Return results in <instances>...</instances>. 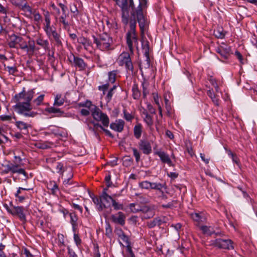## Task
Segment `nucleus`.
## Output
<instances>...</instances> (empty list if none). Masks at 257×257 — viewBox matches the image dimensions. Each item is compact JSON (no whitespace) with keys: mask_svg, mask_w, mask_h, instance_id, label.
<instances>
[{"mask_svg":"<svg viewBox=\"0 0 257 257\" xmlns=\"http://www.w3.org/2000/svg\"><path fill=\"white\" fill-rule=\"evenodd\" d=\"M139 5L137 9H131V14H129L128 8H124L121 9V20L125 26L129 24L130 30L126 34V41L130 52L134 54V45L138 47L139 42L136 32L137 22H138L142 33L146 23V18L143 12V9L146 7L147 0H139Z\"/></svg>","mask_w":257,"mask_h":257,"instance_id":"f257e3e1","label":"nucleus"},{"mask_svg":"<svg viewBox=\"0 0 257 257\" xmlns=\"http://www.w3.org/2000/svg\"><path fill=\"white\" fill-rule=\"evenodd\" d=\"M93 43L96 44L97 49L102 51L112 50L113 41L112 38L106 33L99 35L98 37L93 36Z\"/></svg>","mask_w":257,"mask_h":257,"instance_id":"f03ea898","label":"nucleus"},{"mask_svg":"<svg viewBox=\"0 0 257 257\" xmlns=\"http://www.w3.org/2000/svg\"><path fill=\"white\" fill-rule=\"evenodd\" d=\"M15 101L17 103L14 106V108L18 114L29 117H34L38 114L37 112L32 111L33 107L31 103L21 101Z\"/></svg>","mask_w":257,"mask_h":257,"instance_id":"7ed1b4c3","label":"nucleus"},{"mask_svg":"<svg viewBox=\"0 0 257 257\" xmlns=\"http://www.w3.org/2000/svg\"><path fill=\"white\" fill-rule=\"evenodd\" d=\"M61 8L62 14L58 18V22L60 26L62 27L64 30L69 31L72 25V21L69 19V13H67V7L62 3L58 4Z\"/></svg>","mask_w":257,"mask_h":257,"instance_id":"20e7f679","label":"nucleus"},{"mask_svg":"<svg viewBox=\"0 0 257 257\" xmlns=\"http://www.w3.org/2000/svg\"><path fill=\"white\" fill-rule=\"evenodd\" d=\"M91 115L93 119L98 122H101L104 127H108L109 124V118L107 115L103 112L97 106L94 105L91 110Z\"/></svg>","mask_w":257,"mask_h":257,"instance_id":"39448f33","label":"nucleus"},{"mask_svg":"<svg viewBox=\"0 0 257 257\" xmlns=\"http://www.w3.org/2000/svg\"><path fill=\"white\" fill-rule=\"evenodd\" d=\"M4 207L7 211L14 216H18L20 220L25 223L26 221V217L25 214V208L23 206H14L10 203V206L5 204Z\"/></svg>","mask_w":257,"mask_h":257,"instance_id":"423d86ee","label":"nucleus"},{"mask_svg":"<svg viewBox=\"0 0 257 257\" xmlns=\"http://www.w3.org/2000/svg\"><path fill=\"white\" fill-rule=\"evenodd\" d=\"M131 53L123 52L119 55L117 60L119 66H124L127 71L133 72L134 66L131 58Z\"/></svg>","mask_w":257,"mask_h":257,"instance_id":"0eeeda50","label":"nucleus"},{"mask_svg":"<svg viewBox=\"0 0 257 257\" xmlns=\"http://www.w3.org/2000/svg\"><path fill=\"white\" fill-rule=\"evenodd\" d=\"M34 95L35 91L34 89H30L26 91L25 88H24L22 92L15 95L14 99L15 101H21L22 99H24L25 100L24 102L31 103Z\"/></svg>","mask_w":257,"mask_h":257,"instance_id":"6e6552de","label":"nucleus"},{"mask_svg":"<svg viewBox=\"0 0 257 257\" xmlns=\"http://www.w3.org/2000/svg\"><path fill=\"white\" fill-rule=\"evenodd\" d=\"M212 244L214 246L220 249L230 250L234 248L233 242L229 239L217 238L212 241Z\"/></svg>","mask_w":257,"mask_h":257,"instance_id":"1a4fd4ad","label":"nucleus"},{"mask_svg":"<svg viewBox=\"0 0 257 257\" xmlns=\"http://www.w3.org/2000/svg\"><path fill=\"white\" fill-rule=\"evenodd\" d=\"M69 62L79 71H83L87 67V64L81 58L75 56L73 54L71 53L68 56Z\"/></svg>","mask_w":257,"mask_h":257,"instance_id":"9d476101","label":"nucleus"},{"mask_svg":"<svg viewBox=\"0 0 257 257\" xmlns=\"http://www.w3.org/2000/svg\"><path fill=\"white\" fill-rule=\"evenodd\" d=\"M116 233L119 238L123 241L124 244H122L121 242H120V243L126 247L127 250L130 253L131 257H135V255L133 253L131 246L129 237L127 236L121 229L118 230Z\"/></svg>","mask_w":257,"mask_h":257,"instance_id":"9b49d317","label":"nucleus"},{"mask_svg":"<svg viewBox=\"0 0 257 257\" xmlns=\"http://www.w3.org/2000/svg\"><path fill=\"white\" fill-rule=\"evenodd\" d=\"M156 206L155 205H142L141 212L143 213L142 219H148L152 218L155 215Z\"/></svg>","mask_w":257,"mask_h":257,"instance_id":"f8f14e48","label":"nucleus"},{"mask_svg":"<svg viewBox=\"0 0 257 257\" xmlns=\"http://www.w3.org/2000/svg\"><path fill=\"white\" fill-rule=\"evenodd\" d=\"M20 49L26 51L28 54H33L35 51V44L33 41H29L28 44L24 39L21 37L20 42H19L18 45Z\"/></svg>","mask_w":257,"mask_h":257,"instance_id":"ddd939ff","label":"nucleus"},{"mask_svg":"<svg viewBox=\"0 0 257 257\" xmlns=\"http://www.w3.org/2000/svg\"><path fill=\"white\" fill-rule=\"evenodd\" d=\"M20 49L26 51L28 54H33L35 51V44L33 41H29L28 44L24 39L21 37L20 42H19L18 45Z\"/></svg>","mask_w":257,"mask_h":257,"instance_id":"4468645a","label":"nucleus"},{"mask_svg":"<svg viewBox=\"0 0 257 257\" xmlns=\"http://www.w3.org/2000/svg\"><path fill=\"white\" fill-rule=\"evenodd\" d=\"M8 166L11 174H14L18 173L19 174H23L25 177V180L28 179L29 176L28 173L25 171L24 169L19 167V165L12 162H9Z\"/></svg>","mask_w":257,"mask_h":257,"instance_id":"2eb2a0df","label":"nucleus"},{"mask_svg":"<svg viewBox=\"0 0 257 257\" xmlns=\"http://www.w3.org/2000/svg\"><path fill=\"white\" fill-rule=\"evenodd\" d=\"M8 166L11 174H14L18 173L19 174H23L25 177V180L28 179L29 176L28 173L25 171L24 169L19 167V165L12 162H9Z\"/></svg>","mask_w":257,"mask_h":257,"instance_id":"dca6fc26","label":"nucleus"},{"mask_svg":"<svg viewBox=\"0 0 257 257\" xmlns=\"http://www.w3.org/2000/svg\"><path fill=\"white\" fill-rule=\"evenodd\" d=\"M45 33L50 40H53L55 41L56 44L57 46H61L62 45L61 36L57 33L55 28L51 29L46 31Z\"/></svg>","mask_w":257,"mask_h":257,"instance_id":"f3484780","label":"nucleus"},{"mask_svg":"<svg viewBox=\"0 0 257 257\" xmlns=\"http://www.w3.org/2000/svg\"><path fill=\"white\" fill-rule=\"evenodd\" d=\"M139 148L145 155H149L152 152V146L150 142L147 140H141L138 144Z\"/></svg>","mask_w":257,"mask_h":257,"instance_id":"a211bd4d","label":"nucleus"},{"mask_svg":"<svg viewBox=\"0 0 257 257\" xmlns=\"http://www.w3.org/2000/svg\"><path fill=\"white\" fill-rule=\"evenodd\" d=\"M77 42L83 46L85 50L90 53L92 52L93 46L90 40L83 36H81L77 39Z\"/></svg>","mask_w":257,"mask_h":257,"instance_id":"6ab92c4d","label":"nucleus"},{"mask_svg":"<svg viewBox=\"0 0 257 257\" xmlns=\"http://www.w3.org/2000/svg\"><path fill=\"white\" fill-rule=\"evenodd\" d=\"M125 218L126 216L124 213L119 211L116 214L112 215L110 218L113 223L123 226L125 222Z\"/></svg>","mask_w":257,"mask_h":257,"instance_id":"aec40b11","label":"nucleus"},{"mask_svg":"<svg viewBox=\"0 0 257 257\" xmlns=\"http://www.w3.org/2000/svg\"><path fill=\"white\" fill-rule=\"evenodd\" d=\"M191 218L196 223L197 225L205 222L206 221V217L203 212H193L190 214Z\"/></svg>","mask_w":257,"mask_h":257,"instance_id":"412c9836","label":"nucleus"},{"mask_svg":"<svg viewBox=\"0 0 257 257\" xmlns=\"http://www.w3.org/2000/svg\"><path fill=\"white\" fill-rule=\"evenodd\" d=\"M230 47L225 44L220 46L216 49V52L219 54L221 56L225 59H227L228 58L230 54Z\"/></svg>","mask_w":257,"mask_h":257,"instance_id":"4be33fe9","label":"nucleus"},{"mask_svg":"<svg viewBox=\"0 0 257 257\" xmlns=\"http://www.w3.org/2000/svg\"><path fill=\"white\" fill-rule=\"evenodd\" d=\"M124 124V120L118 119L110 124V128L115 132L120 133L123 130Z\"/></svg>","mask_w":257,"mask_h":257,"instance_id":"5701e85b","label":"nucleus"},{"mask_svg":"<svg viewBox=\"0 0 257 257\" xmlns=\"http://www.w3.org/2000/svg\"><path fill=\"white\" fill-rule=\"evenodd\" d=\"M21 40V37L18 36L14 34L10 35L8 39V44L9 46L11 48H17L19 42Z\"/></svg>","mask_w":257,"mask_h":257,"instance_id":"b1692460","label":"nucleus"},{"mask_svg":"<svg viewBox=\"0 0 257 257\" xmlns=\"http://www.w3.org/2000/svg\"><path fill=\"white\" fill-rule=\"evenodd\" d=\"M155 154L160 157L161 161L163 163H166L169 166H172V161L170 158L169 155L167 153L163 151H157Z\"/></svg>","mask_w":257,"mask_h":257,"instance_id":"393cba45","label":"nucleus"},{"mask_svg":"<svg viewBox=\"0 0 257 257\" xmlns=\"http://www.w3.org/2000/svg\"><path fill=\"white\" fill-rule=\"evenodd\" d=\"M142 114L144 115L143 117L144 121L146 123L147 126L150 130H152L154 123L153 116L149 114L146 110H144L142 112Z\"/></svg>","mask_w":257,"mask_h":257,"instance_id":"a878e982","label":"nucleus"},{"mask_svg":"<svg viewBox=\"0 0 257 257\" xmlns=\"http://www.w3.org/2000/svg\"><path fill=\"white\" fill-rule=\"evenodd\" d=\"M199 228L202 233L206 235L210 236L213 234H215L216 235H221L220 232H215L214 228L211 226L201 225Z\"/></svg>","mask_w":257,"mask_h":257,"instance_id":"bb28decb","label":"nucleus"},{"mask_svg":"<svg viewBox=\"0 0 257 257\" xmlns=\"http://www.w3.org/2000/svg\"><path fill=\"white\" fill-rule=\"evenodd\" d=\"M117 5L120 8H135V4L133 0H114Z\"/></svg>","mask_w":257,"mask_h":257,"instance_id":"cd10ccee","label":"nucleus"},{"mask_svg":"<svg viewBox=\"0 0 257 257\" xmlns=\"http://www.w3.org/2000/svg\"><path fill=\"white\" fill-rule=\"evenodd\" d=\"M43 15L45 18L43 29L46 32L54 27L51 26V17L49 12L48 11H44Z\"/></svg>","mask_w":257,"mask_h":257,"instance_id":"c85d7f7f","label":"nucleus"},{"mask_svg":"<svg viewBox=\"0 0 257 257\" xmlns=\"http://www.w3.org/2000/svg\"><path fill=\"white\" fill-rule=\"evenodd\" d=\"M47 130L45 132V135H50L53 134L56 136H63V134L60 132L59 128L57 126L51 125L47 128Z\"/></svg>","mask_w":257,"mask_h":257,"instance_id":"c756f323","label":"nucleus"},{"mask_svg":"<svg viewBox=\"0 0 257 257\" xmlns=\"http://www.w3.org/2000/svg\"><path fill=\"white\" fill-rule=\"evenodd\" d=\"M69 215L70 217V223L72 226L73 231L75 232L78 225L77 221L78 217L74 212L69 213Z\"/></svg>","mask_w":257,"mask_h":257,"instance_id":"7c9ffc66","label":"nucleus"},{"mask_svg":"<svg viewBox=\"0 0 257 257\" xmlns=\"http://www.w3.org/2000/svg\"><path fill=\"white\" fill-rule=\"evenodd\" d=\"M92 200L94 203L97 205H98L97 209L99 211H102L104 208H106L105 204L102 203L100 200V197L99 198L96 196H92Z\"/></svg>","mask_w":257,"mask_h":257,"instance_id":"2f4dec72","label":"nucleus"},{"mask_svg":"<svg viewBox=\"0 0 257 257\" xmlns=\"http://www.w3.org/2000/svg\"><path fill=\"white\" fill-rule=\"evenodd\" d=\"M47 188L51 191L53 195H56L57 192L59 190V187L57 183L54 181H50L47 185Z\"/></svg>","mask_w":257,"mask_h":257,"instance_id":"473e14b6","label":"nucleus"},{"mask_svg":"<svg viewBox=\"0 0 257 257\" xmlns=\"http://www.w3.org/2000/svg\"><path fill=\"white\" fill-rule=\"evenodd\" d=\"M151 189L156 190L162 192V189H167V185L165 182L163 183L158 182H151Z\"/></svg>","mask_w":257,"mask_h":257,"instance_id":"72a5a7b5","label":"nucleus"},{"mask_svg":"<svg viewBox=\"0 0 257 257\" xmlns=\"http://www.w3.org/2000/svg\"><path fill=\"white\" fill-rule=\"evenodd\" d=\"M143 132V126L141 123H137L134 128V135L135 137L139 139L142 135Z\"/></svg>","mask_w":257,"mask_h":257,"instance_id":"f704fd0d","label":"nucleus"},{"mask_svg":"<svg viewBox=\"0 0 257 257\" xmlns=\"http://www.w3.org/2000/svg\"><path fill=\"white\" fill-rule=\"evenodd\" d=\"M149 43L148 41H144L142 42V49L144 52L147 61L149 62L150 60L149 58Z\"/></svg>","mask_w":257,"mask_h":257,"instance_id":"c9c22d12","label":"nucleus"},{"mask_svg":"<svg viewBox=\"0 0 257 257\" xmlns=\"http://www.w3.org/2000/svg\"><path fill=\"white\" fill-rule=\"evenodd\" d=\"M132 96L134 99H139L141 97V93L139 89L138 85L137 84H134L132 86Z\"/></svg>","mask_w":257,"mask_h":257,"instance_id":"e433bc0d","label":"nucleus"},{"mask_svg":"<svg viewBox=\"0 0 257 257\" xmlns=\"http://www.w3.org/2000/svg\"><path fill=\"white\" fill-rule=\"evenodd\" d=\"M115 196V195L110 196L108 193H104L103 194H101L100 195V200L102 202L104 201V202L109 204V206L110 202H112V200L114 199V197Z\"/></svg>","mask_w":257,"mask_h":257,"instance_id":"4c0bfd02","label":"nucleus"},{"mask_svg":"<svg viewBox=\"0 0 257 257\" xmlns=\"http://www.w3.org/2000/svg\"><path fill=\"white\" fill-rule=\"evenodd\" d=\"M36 42L37 44L41 46L45 50H49V44L48 40H43L41 37H39L36 40Z\"/></svg>","mask_w":257,"mask_h":257,"instance_id":"58836bf2","label":"nucleus"},{"mask_svg":"<svg viewBox=\"0 0 257 257\" xmlns=\"http://www.w3.org/2000/svg\"><path fill=\"white\" fill-rule=\"evenodd\" d=\"M161 225V221L159 217H157L153 220L147 222V225L149 228H152L156 226H160Z\"/></svg>","mask_w":257,"mask_h":257,"instance_id":"ea45409f","label":"nucleus"},{"mask_svg":"<svg viewBox=\"0 0 257 257\" xmlns=\"http://www.w3.org/2000/svg\"><path fill=\"white\" fill-rule=\"evenodd\" d=\"M129 209L131 211L134 213L141 212L142 205H140L138 203H132L128 205Z\"/></svg>","mask_w":257,"mask_h":257,"instance_id":"a19ab883","label":"nucleus"},{"mask_svg":"<svg viewBox=\"0 0 257 257\" xmlns=\"http://www.w3.org/2000/svg\"><path fill=\"white\" fill-rule=\"evenodd\" d=\"M118 71L117 70H113L108 73V81L111 83H114L116 80V75Z\"/></svg>","mask_w":257,"mask_h":257,"instance_id":"79ce46f5","label":"nucleus"},{"mask_svg":"<svg viewBox=\"0 0 257 257\" xmlns=\"http://www.w3.org/2000/svg\"><path fill=\"white\" fill-rule=\"evenodd\" d=\"M149 83L145 80L142 82V87L143 89V98L146 99L149 92L148 90Z\"/></svg>","mask_w":257,"mask_h":257,"instance_id":"37998d69","label":"nucleus"},{"mask_svg":"<svg viewBox=\"0 0 257 257\" xmlns=\"http://www.w3.org/2000/svg\"><path fill=\"white\" fill-rule=\"evenodd\" d=\"M64 98L62 97L61 94H57L55 97L54 105L60 106L62 105L64 103Z\"/></svg>","mask_w":257,"mask_h":257,"instance_id":"c03bdc74","label":"nucleus"},{"mask_svg":"<svg viewBox=\"0 0 257 257\" xmlns=\"http://www.w3.org/2000/svg\"><path fill=\"white\" fill-rule=\"evenodd\" d=\"M46 111L50 113H59L57 115V116H60L64 113L63 111H61L60 108H56L54 106L47 108Z\"/></svg>","mask_w":257,"mask_h":257,"instance_id":"a18cd8bd","label":"nucleus"},{"mask_svg":"<svg viewBox=\"0 0 257 257\" xmlns=\"http://www.w3.org/2000/svg\"><path fill=\"white\" fill-rule=\"evenodd\" d=\"M215 36L219 39H223L224 38L226 32L223 30L222 28H218L214 32Z\"/></svg>","mask_w":257,"mask_h":257,"instance_id":"49530a36","label":"nucleus"},{"mask_svg":"<svg viewBox=\"0 0 257 257\" xmlns=\"http://www.w3.org/2000/svg\"><path fill=\"white\" fill-rule=\"evenodd\" d=\"M16 126L20 130H27L28 127L30 126L27 123L23 121H16L15 123Z\"/></svg>","mask_w":257,"mask_h":257,"instance_id":"de8ad7c7","label":"nucleus"},{"mask_svg":"<svg viewBox=\"0 0 257 257\" xmlns=\"http://www.w3.org/2000/svg\"><path fill=\"white\" fill-rule=\"evenodd\" d=\"M20 9L25 12L29 13L30 14H32V12L34 11L26 1L22 4Z\"/></svg>","mask_w":257,"mask_h":257,"instance_id":"09e8293b","label":"nucleus"},{"mask_svg":"<svg viewBox=\"0 0 257 257\" xmlns=\"http://www.w3.org/2000/svg\"><path fill=\"white\" fill-rule=\"evenodd\" d=\"M151 182L148 181H143L139 183V187L142 189H151Z\"/></svg>","mask_w":257,"mask_h":257,"instance_id":"8fccbe9b","label":"nucleus"},{"mask_svg":"<svg viewBox=\"0 0 257 257\" xmlns=\"http://www.w3.org/2000/svg\"><path fill=\"white\" fill-rule=\"evenodd\" d=\"M44 97V94H41L39 96H38L36 98L33 100V103L34 104H35L37 106H40L43 104Z\"/></svg>","mask_w":257,"mask_h":257,"instance_id":"3c124183","label":"nucleus"},{"mask_svg":"<svg viewBox=\"0 0 257 257\" xmlns=\"http://www.w3.org/2000/svg\"><path fill=\"white\" fill-rule=\"evenodd\" d=\"M226 151L227 152L228 155L231 158L232 161L239 166V160L236 155L232 153V152L229 150H226Z\"/></svg>","mask_w":257,"mask_h":257,"instance_id":"603ef678","label":"nucleus"},{"mask_svg":"<svg viewBox=\"0 0 257 257\" xmlns=\"http://www.w3.org/2000/svg\"><path fill=\"white\" fill-rule=\"evenodd\" d=\"M112 206L115 210H123V205L122 203L117 202L114 199L112 200Z\"/></svg>","mask_w":257,"mask_h":257,"instance_id":"864d4df0","label":"nucleus"},{"mask_svg":"<svg viewBox=\"0 0 257 257\" xmlns=\"http://www.w3.org/2000/svg\"><path fill=\"white\" fill-rule=\"evenodd\" d=\"M94 105L92 102L89 100H86L84 102H80L78 104L79 107H85L88 109H90L91 107H93Z\"/></svg>","mask_w":257,"mask_h":257,"instance_id":"5fc2aeb1","label":"nucleus"},{"mask_svg":"<svg viewBox=\"0 0 257 257\" xmlns=\"http://www.w3.org/2000/svg\"><path fill=\"white\" fill-rule=\"evenodd\" d=\"M123 118L127 121L131 122L134 118V116L132 114L127 111L126 109H124L123 110Z\"/></svg>","mask_w":257,"mask_h":257,"instance_id":"6e6d98bb","label":"nucleus"},{"mask_svg":"<svg viewBox=\"0 0 257 257\" xmlns=\"http://www.w3.org/2000/svg\"><path fill=\"white\" fill-rule=\"evenodd\" d=\"M34 17V20L37 23H39L42 21V16L40 14V13L37 12L36 10H34L32 12V14Z\"/></svg>","mask_w":257,"mask_h":257,"instance_id":"4d7b16f0","label":"nucleus"},{"mask_svg":"<svg viewBox=\"0 0 257 257\" xmlns=\"http://www.w3.org/2000/svg\"><path fill=\"white\" fill-rule=\"evenodd\" d=\"M72 177L73 175L71 172H70L68 178L65 179L63 182V188H64V187H67L68 185L72 184V181L71 180Z\"/></svg>","mask_w":257,"mask_h":257,"instance_id":"13d9d810","label":"nucleus"},{"mask_svg":"<svg viewBox=\"0 0 257 257\" xmlns=\"http://www.w3.org/2000/svg\"><path fill=\"white\" fill-rule=\"evenodd\" d=\"M177 202L176 200H172L168 202L167 204H163L161 206L163 208H172L177 205Z\"/></svg>","mask_w":257,"mask_h":257,"instance_id":"bf43d9fd","label":"nucleus"},{"mask_svg":"<svg viewBox=\"0 0 257 257\" xmlns=\"http://www.w3.org/2000/svg\"><path fill=\"white\" fill-rule=\"evenodd\" d=\"M94 126H96L97 127H100L101 130L103 131V132L105 133V134L110 137L111 138H113L114 136L111 134V133L108 130L105 129L103 128V127L100 124L96 123L94 124Z\"/></svg>","mask_w":257,"mask_h":257,"instance_id":"052dcab7","label":"nucleus"},{"mask_svg":"<svg viewBox=\"0 0 257 257\" xmlns=\"http://www.w3.org/2000/svg\"><path fill=\"white\" fill-rule=\"evenodd\" d=\"M5 69L11 75H15V74L18 72V70L16 66H7L5 67Z\"/></svg>","mask_w":257,"mask_h":257,"instance_id":"680f3d73","label":"nucleus"},{"mask_svg":"<svg viewBox=\"0 0 257 257\" xmlns=\"http://www.w3.org/2000/svg\"><path fill=\"white\" fill-rule=\"evenodd\" d=\"M132 151L133 152V155L135 157L136 161L137 162H139L140 160V152L135 148H132Z\"/></svg>","mask_w":257,"mask_h":257,"instance_id":"e2e57ef3","label":"nucleus"},{"mask_svg":"<svg viewBox=\"0 0 257 257\" xmlns=\"http://www.w3.org/2000/svg\"><path fill=\"white\" fill-rule=\"evenodd\" d=\"M10 1L13 5L20 8L25 0H10Z\"/></svg>","mask_w":257,"mask_h":257,"instance_id":"0e129e2a","label":"nucleus"},{"mask_svg":"<svg viewBox=\"0 0 257 257\" xmlns=\"http://www.w3.org/2000/svg\"><path fill=\"white\" fill-rule=\"evenodd\" d=\"M105 181L106 182V185L108 187H110L112 183L111 181V175L109 173H108L105 177Z\"/></svg>","mask_w":257,"mask_h":257,"instance_id":"69168bd1","label":"nucleus"},{"mask_svg":"<svg viewBox=\"0 0 257 257\" xmlns=\"http://www.w3.org/2000/svg\"><path fill=\"white\" fill-rule=\"evenodd\" d=\"M14 159L15 161L14 163L19 165V167H21V166L23 165L22 163L23 159L21 158V157L20 156H15Z\"/></svg>","mask_w":257,"mask_h":257,"instance_id":"338daca9","label":"nucleus"},{"mask_svg":"<svg viewBox=\"0 0 257 257\" xmlns=\"http://www.w3.org/2000/svg\"><path fill=\"white\" fill-rule=\"evenodd\" d=\"M74 240L77 246H78L81 244V239H80L79 235L76 233V231L74 232Z\"/></svg>","mask_w":257,"mask_h":257,"instance_id":"774afa93","label":"nucleus"}]
</instances>
